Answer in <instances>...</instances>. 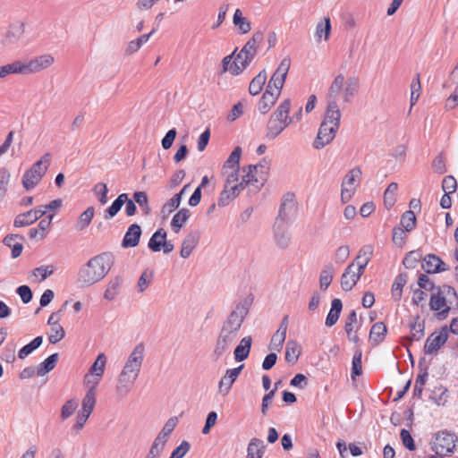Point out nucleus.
<instances>
[{
    "instance_id": "nucleus-33",
    "label": "nucleus",
    "mask_w": 458,
    "mask_h": 458,
    "mask_svg": "<svg viewBox=\"0 0 458 458\" xmlns=\"http://www.w3.org/2000/svg\"><path fill=\"white\" fill-rule=\"evenodd\" d=\"M191 216V212L188 208H182L177 213L174 214L171 226L174 233H178L184 224L188 221Z\"/></svg>"
},
{
    "instance_id": "nucleus-56",
    "label": "nucleus",
    "mask_w": 458,
    "mask_h": 458,
    "mask_svg": "<svg viewBox=\"0 0 458 458\" xmlns=\"http://www.w3.org/2000/svg\"><path fill=\"white\" fill-rule=\"evenodd\" d=\"M286 334H283L281 331H277L273 335L270 344L269 349L280 352L283 348V344L285 341Z\"/></svg>"
},
{
    "instance_id": "nucleus-52",
    "label": "nucleus",
    "mask_w": 458,
    "mask_h": 458,
    "mask_svg": "<svg viewBox=\"0 0 458 458\" xmlns=\"http://www.w3.org/2000/svg\"><path fill=\"white\" fill-rule=\"evenodd\" d=\"M35 222L36 219H34L32 211L29 210L25 213L18 215L14 219L13 225L15 227H23L32 225Z\"/></svg>"
},
{
    "instance_id": "nucleus-48",
    "label": "nucleus",
    "mask_w": 458,
    "mask_h": 458,
    "mask_svg": "<svg viewBox=\"0 0 458 458\" xmlns=\"http://www.w3.org/2000/svg\"><path fill=\"white\" fill-rule=\"evenodd\" d=\"M324 21H325V23L319 22V23L317 24V27H316L315 37H316L318 41L321 40L323 35H324V39L325 40H327L328 38H329V34H330V31H331L330 18L325 17Z\"/></svg>"
},
{
    "instance_id": "nucleus-54",
    "label": "nucleus",
    "mask_w": 458,
    "mask_h": 458,
    "mask_svg": "<svg viewBox=\"0 0 458 458\" xmlns=\"http://www.w3.org/2000/svg\"><path fill=\"white\" fill-rule=\"evenodd\" d=\"M96 394L91 393H86L81 402V411L91 414L96 405Z\"/></svg>"
},
{
    "instance_id": "nucleus-27",
    "label": "nucleus",
    "mask_w": 458,
    "mask_h": 458,
    "mask_svg": "<svg viewBox=\"0 0 458 458\" xmlns=\"http://www.w3.org/2000/svg\"><path fill=\"white\" fill-rule=\"evenodd\" d=\"M265 448L266 445L261 439L257 437L251 438L247 447L246 458H262Z\"/></svg>"
},
{
    "instance_id": "nucleus-38",
    "label": "nucleus",
    "mask_w": 458,
    "mask_h": 458,
    "mask_svg": "<svg viewBox=\"0 0 458 458\" xmlns=\"http://www.w3.org/2000/svg\"><path fill=\"white\" fill-rule=\"evenodd\" d=\"M166 232L163 228L157 229L150 237L148 247L154 252L161 250L162 242L166 239Z\"/></svg>"
},
{
    "instance_id": "nucleus-39",
    "label": "nucleus",
    "mask_w": 458,
    "mask_h": 458,
    "mask_svg": "<svg viewBox=\"0 0 458 458\" xmlns=\"http://www.w3.org/2000/svg\"><path fill=\"white\" fill-rule=\"evenodd\" d=\"M301 354L298 343L295 340H289L285 348V360L288 363L294 364Z\"/></svg>"
},
{
    "instance_id": "nucleus-62",
    "label": "nucleus",
    "mask_w": 458,
    "mask_h": 458,
    "mask_svg": "<svg viewBox=\"0 0 458 458\" xmlns=\"http://www.w3.org/2000/svg\"><path fill=\"white\" fill-rule=\"evenodd\" d=\"M420 89V74H416V77L412 80L411 84V106H413L418 100Z\"/></svg>"
},
{
    "instance_id": "nucleus-32",
    "label": "nucleus",
    "mask_w": 458,
    "mask_h": 458,
    "mask_svg": "<svg viewBox=\"0 0 458 458\" xmlns=\"http://www.w3.org/2000/svg\"><path fill=\"white\" fill-rule=\"evenodd\" d=\"M344 76L340 73L336 75L330 85L327 92V100L337 102L338 96L344 89Z\"/></svg>"
},
{
    "instance_id": "nucleus-23",
    "label": "nucleus",
    "mask_w": 458,
    "mask_h": 458,
    "mask_svg": "<svg viewBox=\"0 0 458 458\" xmlns=\"http://www.w3.org/2000/svg\"><path fill=\"white\" fill-rule=\"evenodd\" d=\"M291 108V100L289 98L284 99L276 108V110L271 114L270 118L275 119L277 122L287 123L291 124L293 117L289 115Z\"/></svg>"
},
{
    "instance_id": "nucleus-13",
    "label": "nucleus",
    "mask_w": 458,
    "mask_h": 458,
    "mask_svg": "<svg viewBox=\"0 0 458 458\" xmlns=\"http://www.w3.org/2000/svg\"><path fill=\"white\" fill-rule=\"evenodd\" d=\"M421 267L427 274H437L449 269V267L435 254L426 255L422 260Z\"/></svg>"
},
{
    "instance_id": "nucleus-11",
    "label": "nucleus",
    "mask_w": 458,
    "mask_h": 458,
    "mask_svg": "<svg viewBox=\"0 0 458 458\" xmlns=\"http://www.w3.org/2000/svg\"><path fill=\"white\" fill-rule=\"evenodd\" d=\"M448 339V327L444 326L438 332L432 333L426 340L424 345L425 354H432L437 352Z\"/></svg>"
},
{
    "instance_id": "nucleus-9",
    "label": "nucleus",
    "mask_w": 458,
    "mask_h": 458,
    "mask_svg": "<svg viewBox=\"0 0 458 458\" xmlns=\"http://www.w3.org/2000/svg\"><path fill=\"white\" fill-rule=\"evenodd\" d=\"M145 347L143 344H138L129 355L122 371L135 375L138 377L144 359Z\"/></svg>"
},
{
    "instance_id": "nucleus-15",
    "label": "nucleus",
    "mask_w": 458,
    "mask_h": 458,
    "mask_svg": "<svg viewBox=\"0 0 458 458\" xmlns=\"http://www.w3.org/2000/svg\"><path fill=\"white\" fill-rule=\"evenodd\" d=\"M136 379L135 375L121 371L115 386L116 394L121 398L126 396L131 392Z\"/></svg>"
},
{
    "instance_id": "nucleus-43",
    "label": "nucleus",
    "mask_w": 458,
    "mask_h": 458,
    "mask_svg": "<svg viewBox=\"0 0 458 458\" xmlns=\"http://www.w3.org/2000/svg\"><path fill=\"white\" fill-rule=\"evenodd\" d=\"M177 421H178V420H177L176 417L170 418L165 422V424L164 425L163 428L161 429V431L159 432V434L157 435V437L155 439L157 440L158 442H161V443L165 445V443L167 441V438H168V436L174 429V428H175V426L177 424Z\"/></svg>"
},
{
    "instance_id": "nucleus-24",
    "label": "nucleus",
    "mask_w": 458,
    "mask_h": 458,
    "mask_svg": "<svg viewBox=\"0 0 458 458\" xmlns=\"http://www.w3.org/2000/svg\"><path fill=\"white\" fill-rule=\"evenodd\" d=\"M251 336H245L241 339L239 344L235 347L233 352L234 360L236 361H243L249 357L251 349Z\"/></svg>"
},
{
    "instance_id": "nucleus-49",
    "label": "nucleus",
    "mask_w": 458,
    "mask_h": 458,
    "mask_svg": "<svg viewBox=\"0 0 458 458\" xmlns=\"http://www.w3.org/2000/svg\"><path fill=\"white\" fill-rule=\"evenodd\" d=\"M361 358H362L361 351L357 350L354 352V355L352 357V361L351 377L352 379H354L356 377L361 375V373H362Z\"/></svg>"
},
{
    "instance_id": "nucleus-55",
    "label": "nucleus",
    "mask_w": 458,
    "mask_h": 458,
    "mask_svg": "<svg viewBox=\"0 0 458 458\" xmlns=\"http://www.w3.org/2000/svg\"><path fill=\"white\" fill-rule=\"evenodd\" d=\"M411 335L408 337L410 344L413 341H420L424 336V324L423 323H410Z\"/></svg>"
},
{
    "instance_id": "nucleus-26",
    "label": "nucleus",
    "mask_w": 458,
    "mask_h": 458,
    "mask_svg": "<svg viewBox=\"0 0 458 458\" xmlns=\"http://www.w3.org/2000/svg\"><path fill=\"white\" fill-rule=\"evenodd\" d=\"M342 310V301L337 298L334 299L331 301V308L326 318L325 325L328 327H333L338 321Z\"/></svg>"
},
{
    "instance_id": "nucleus-10",
    "label": "nucleus",
    "mask_w": 458,
    "mask_h": 458,
    "mask_svg": "<svg viewBox=\"0 0 458 458\" xmlns=\"http://www.w3.org/2000/svg\"><path fill=\"white\" fill-rule=\"evenodd\" d=\"M361 169L354 167L344 176L342 182L341 199L343 203L348 202L355 192L356 181L361 176Z\"/></svg>"
},
{
    "instance_id": "nucleus-63",
    "label": "nucleus",
    "mask_w": 458,
    "mask_h": 458,
    "mask_svg": "<svg viewBox=\"0 0 458 458\" xmlns=\"http://www.w3.org/2000/svg\"><path fill=\"white\" fill-rule=\"evenodd\" d=\"M457 189V182L455 178L452 175H447L443 179L442 182V190L445 193H453Z\"/></svg>"
},
{
    "instance_id": "nucleus-28",
    "label": "nucleus",
    "mask_w": 458,
    "mask_h": 458,
    "mask_svg": "<svg viewBox=\"0 0 458 458\" xmlns=\"http://www.w3.org/2000/svg\"><path fill=\"white\" fill-rule=\"evenodd\" d=\"M408 280L406 273H400L395 278L392 285L391 295L394 301H399L402 299L403 289Z\"/></svg>"
},
{
    "instance_id": "nucleus-7",
    "label": "nucleus",
    "mask_w": 458,
    "mask_h": 458,
    "mask_svg": "<svg viewBox=\"0 0 458 458\" xmlns=\"http://www.w3.org/2000/svg\"><path fill=\"white\" fill-rule=\"evenodd\" d=\"M446 294L447 296H454L456 298V292L454 287L449 285H444L443 289L437 288L435 292L432 293L430 297V309L436 311H440V315H445L449 312L450 307H446V298L444 296Z\"/></svg>"
},
{
    "instance_id": "nucleus-61",
    "label": "nucleus",
    "mask_w": 458,
    "mask_h": 458,
    "mask_svg": "<svg viewBox=\"0 0 458 458\" xmlns=\"http://www.w3.org/2000/svg\"><path fill=\"white\" fill-rule=\"evenodd\" d=\"M102 377L86 374L84 377V385L88 388L87 393L97 394L96 388L100 382Z\"/></svg>"
},
{
    "instance_id": "nucleus-35",
    "label": "nucleus",
    "mask_w": 458,
    "mask_h": 458,
    "mask_svg": "<svg viewBox=\"0 0 458 458\" xmlns=\"http://www.w3.org/2000/svg\"><path fill=\"white\" fill-rule=\"evenodd\" d=\"M59 359V354L55 352L45 359L37 369V375L43 377L55 369Z\"/></svg>"
},
{
    "instance_id": "nucleus-14",
    "label": "nucleus",
    "mask_w": 458,
    "mask_h": 458,
    "mask_svg": "<svg viewBox=\"0 0 458 458\" xmlns=\"http://www.w3.org/2000/svg\"><path fill=\"white\" fill-rule=\"evenodd\" d=\"M243 368L244 364H241L236 368L229 369L225 371V376L218 383V390L222 395L225 396L229 394L233 384L235 382Z\"/></svg>"
},
{
    "instance_id": "nucleus-2",
    "label": "nucleus",
    "mask_w": 458,
    "mask_h": 458,
    "mask_svg": "<svg viewBox=\"0 0 458 458\" xmlns=\"http://www.w3.org/2000/svg\"><path fill=\"white\" fill-rule=\"evenodd\" d=\"M114 257L111 253L103 252L91 258L84 264L78 273V283L81 287H89L101 281L111 270Z\"/></svg>"
},
{
    "instance_id": "nucleus-19",
    "label": "nucleus",
    "mask_w": 458,
    "mask_h": 458,
    "mask_svg": "<svg viewBox=\"0 0 458 458\" xmlns=\"http://www.w3.org/2000/svg\"><path fill=\"white\" fill-rule=\"evenodd\" d=\"M142 231L141 227L138 224L131 225L122 241L123 248H134L136 247L141 236Z\"/></svg>"
},
{
    "instance_id": "nucleus-21",
    "label": "nucleus",
    "mask_w": 458,
    "mask_h": 458,
    "mask_svg": "<svg viewBox=\"0 0 458 458\" xmlns=\"http://www.w3.org/2000/svg\"><path fill=\"white\" fill-rule=\"evenodd\" d=\"M340 121H341V111L338 106L337 102L335 100L328 101L327 100V106L325 113V116L323 119V122H326L327 123L332 124V126H336V129H339L340 126Z\"/></svg>"
},
{
    "instance_id": "nucleus-3",
    "label": "nucleus",
    "mask_w": 458,
    "mask_h": 458,
    "mask_svg": "<svg viewBox=\"0 0 458 458\" xmlns=\"http://www.w3.org/2000/svg\"><path fill=\"white\" fill-rule=\"evenodd\" d=\"M290 66V57H284L271 76L267 85L266 90L263 93L258 105V109L260 114H267L276 102L285 82Z\"/></svg>"
},
{
    "instance_id": "nucleus-1",
    "label": "nucleus",
    "mask_w": 458,
    "mask_h": 458,
    "mask_svg": "<svg viewBox=\"0 0 458 458\" xmlns=\"http://www.w3.org/2000/svg\"><path fill=\"white\" fill-rule=\"evenodd\" d=\"M252 301L253 298L251 296L246 297L235 305L234 309L223 321L213 351L215 360L220 359L238 339L239 332L245 318L249 314Z\"/></svg>"
},
{
    "instance_id": "nucleus-50",
    "label": "nucleus",
    "mask_w": 458,
    "mask_h": 458,
    "mask_svg": "<svg viewBox=\"0 0 458 458\" xmlns=\"http://www.w3.org/2000/svg\"><path fill=\"white\" fill-rule=\"evenodd\" d=\"M416 225V216L413 211H405L401 217V225L406 232H411Z\"/></svg>"
},
{
    "instance_id": "nucleus-17",
    "label": "nucleus",
    "mask_w": 458,
    "mask_h": 458,
    "mask_svg": "<svg viewBox=\"0 0 458 458\" xmlns=\"http://www.w3.org/2000/svg\"><path fill=\"white\" fill-rule=\"evenodd\" d=\"M54 63V57L51 55H42L34 59L24 63L27 74L38 72L49 67Z\"/></svg>"
},
{
    "instance_id": "nucleus-31",
    "label": "nucleus",
    "mask_w": 458,
    "mask_h": 458,
    "mask_svg": "<svg viewBox=\"0 0 458 458\" xmlns=\"http://www.w3.org/2000/svg\"><path fill=\"white\" fill-rule=\"evenodd\" d=\"M287 123L277 122L275 119L269 118L267 128H266V137L268 140L276 139L283 131L288 126Z\"/></svg>"
},
{
    "instance_id": "nucleus-42",
    "label": "nucleus",
    "mask_w": 458,
    "mask_h": 458,
    "mask_svg": "<svg viewBox=\"0 0 458 458\" xmlns=\"http://www.w3.org/2000/svg\"><path fill=\"white\" fill-rule=\"evenodd\" d=\"M106 363V357L105 353H99L96 359V360L93 362V364L90 366L88 374L98 376V377H103L105 372V367Z\"/></svg>"
},
{
    "instance_id": "nucleus-20",
    "label": "nucleus",
    "mask_w": 458,
    "mask_h": 458,
    "mask_svg": "<svg viewBox=\"0 0 458 458\" xmlns=\"http://www.w3.org/2000/svg\"><path fill=\"white\" fill-rule=\"evenodd\" d=\"M200 234L198 231L190 232L182 241L180 255L183 259L191 256L199 243Z\"/></svg>"
},
{
    "instance_id": "nucleus-59",
    "label": "nucleus",
    "mask_w": 458,
    "mask_h": 458,
    "mask_svg": "<svg viewBox=\"0 0 458 458\" xmlns=\"http://www.w3.org/2000/svg\"><path fill=\"white\" fill-rule=\"evenodd\" d=\"M418 368L420 369V374L418 375L415 383L417 385L424 386L428 377V369L426 365L425 358L422 357L420 359Z\"/></svg>"
},
{
    "instance_id": "nucleus-60",
    "label": "nucleus",
    "mask_w": 458,
    "mask_h": 458,
    "mask_svg": "<svg viewBox=\"0 0 458 458\" xmlns=\"http://www.w3.org/2000/svg\"><path fill=\"white\" fill-rule=\"evenodd\" d=\"M93 192L95 195H97L98 201L105 205L107 202V187L106 184L104 182H98L97 183L93 188Z\"/></svg>"
},
{
    "instance_id": "nucleus-37",
    "label": "nucleus",
    "mask_w": 458,
    "mask_h": 458,
    "mask_svg": "<svg viewBox=\"0 0 458 458\" xmlns=\"http://www.w3.org/2000/svg\"><path fill=\"white\" fill-rule=\"evenodd\" d=\"M127 200V193L120 194L105 212V219L114 217Z\"/></svg>"
},
{
    "instance_id": "nucleus-6",
    "label": "nucleus",
    "mask_w": 458,
    "mask_h": 458,
    "mask_svg": "<svg viewBox=\"0 0 458 458\" xmlns=\"http://www.w3.org/2000/svg\"><path fill=\"white\" fill-rule=\"evenodd\" d=\"M297 202L293 192L285 193L281 200L276 222L291 225L297 215Z\"/></svg>"
},
{
    "instance_id": "nucleus-29",
    "label": "nucleus",
    "mask_w": 458,
    "mask_h": 458,
    "mask_svg": "<svg viewBox=\"0 0 458 458\" xmlns=\"http://www.w3.org/2000/svg\"><path fill=\"white\" fill-rule=\"evenodd\" d=\"M190 188V184H186L182 187V189L174 195L166 203H165L162 207L163 214H171L174 210L180 207L182 199L185 191Z\"/></svg>"
},
{
    "instance_id": "nucleus-22",
    "label": "nucleus",
    "mask_w": 458,
    "mask_h": 458,
    "mask_svg": "<svg viewBox=\"0 0 458 458\" xmlns=\"http://www.w3.org/2000/svg\"><path fill=\"white\" fill-rule=\"evenodd\" d=\"M359 280V275L355 274L354 262H352L347 266L341 276V287L344 291L349 292L353 288Z\"/></svg>"
},
{
    "instance_id": "nucleus-30",
    "label": "nucleus",
    "mask_w": 458,
    "mask_h": 458,
    "mask_svg": "<svg viewBox=\"0 0 458 458\" xmlns=\"http://www.w3.org/2000/svg\"><path fill=\"white\" fill-rule=\"evenodd\" d=\"M233 23L239 34H247L251 30V22L242 16V13L240 9L235 10Z\"/></svg>"
},
{
    "instance_id": "nucleus-47",
    "label": "nucleus",
    "mask_w": 458,
    "mask_h": 458,
    "mask_svg": "<svg viewBox=\"0 0 458 458\" xmlns=\"http://www.w3.org/2000/svg\"><path fill=\"white\" fill-rule=\"evenodd\" d=\"M43 343L42 336L35 337L30 343L24 345L18 352V357L21 360L25 359L31 352H33L36 349H38Z\"/></svg>"
},
{
    "instance_id": "nucleus-8",
    "label": "nucleus",
    "mask_w": 458,
    "mask_h": 458,
    "mask_svg": "<svg viewBox=\"0 0 458 458\" xmlns=\"http://www.w3.org/2000/svg\"><path fill=\"white\" fill-rule=\"evenodd\" d=\"M457 437L447 431H441L436 435L432 449L437 454L454 453L456 446Z\"/></svg>"
},
{
    "instance_id": "nucleus-57",
    "label": "nucleus",
    "mask_w": 458,
    "mask_h": 458,
    "mask_svg": "<svg viewBox=\"0 0 458 458\" xmlns=\"http://www.w3.org/2000/svg\"><path fill=\"white\" fill-rule=\"evenodd\" d=\"M65 331L61 325H55L51 327L50 334L48 335V341L50 344H55L64 339Z\"/></svg>"
},
{
    "instance_id": "nucleus-51",
    "label": "nucleus",
    "mask_w": 458,
    "mask_h": 458,
    "mask_svg": "<svg viewBox=\"0 0 458 458\" xmlns=\"http://www.w3.org/2000/svg\"><path fill=\"white\" fill-rule=\"evenodd\" d=\"M332 280H333V267L331 266H326L322 269V271L320 273V276H319L320 288L322 290H327L329 287V285L331 284Z\"/></svg>"
},
{
    "instance_id": "nucleus-12",
    "label": "nucleus",
    "mask_w": 458,
    "mask_h": 458,
    "mask_svg": "<svg viewBox=\"0 0 458 458\" xmlns=\"http://www.w3.org/2000/svg\"><path fill=\"white\" fill-rule=\"evenodd\" d=\"M337 131L336 126L334 127L332 124L322 121L317 138L313 142V147L317 149L323 148L335 139Z\"/></svg>"
},
{
    "instance_id": "nucleus-64",
    "label": "nucleus",
    "mask_w": 458,
    "mask_h": 458,
    "mask_svg": "<svg viewBox=\"0 0 458 458\" xmlns=\"http://www.w3.org/2000/svg\"><path fill=\"white\" fill-rule=\"evenodd\" d=\"M190 444L183 440L171 454L169 458H182L190 450Z\"/></svg>"
},
{
    "instance_id": "nucleus-4",
    "label": "nucleus",
    "mask_w": 458,
    "mask_h": 458,
    "mask_svg": "<svg viewBox=\"0 0 458 458\" xmlns=\"http://www.w3.org/2000/svg\"><path fill=\"white\" fill-rule=\"evenodd\" d=\"M50 163L51 154L46 153L24 173L22 176V185L27 191L32 190L41 181Z\"/></svg>"
},
{
    "instance_id": "nucleus-44",
    "label": "nucleus",
    "mask_w": 458,
    "mask_h": 458,
    "mask_svg": "<svg viewBox=\"0 0 458 458\" xmlns=\"http://www.w3.org/2000/svg\"><path fill=\"white\" fill-rule=\"evenodd\" d=\"M386 331V327L383 322H377L371 327L369 338L374 343L379 344L383 341Z\"/></svg>"
},
{
    "instance_id": "nucleus-45",
    "label": "nucleus",
    "mask_w": 458,
    "mask_h": 458,
    "mask_svg": "<svg viewBox=\"0 0 458 458\" xmlns=\"http://www.w3.org/2000/svg\"><path fill=\"white\" fill-rule=\"evenodd\" d=\"M133 200L137 203L144 216L149 215L151 208L148 205V198L144 191H135L133 193Z\"/></svg>"
},
{
    "instance_id": "nucleus-34",
    "label": "nucleus",
    "mask_w": 458,
    "mask_h": 458,
    "mask_svg": "<svg viewBox=\"0 0 458 458\" xmlns=\"http://www.w3.org/2000/svg\"><path fill=\"white\" fill-rule=\"evenodd\" d=\"M267 79V75L266 70L260 71L259 74L251 80L249 86V92L253 96L259 94L266 84Z\"/></svg>"
},
{
    "instance_id": "nucleus-53",
    "label": "nucleus",
    "mask_w": 458,
    "mask_h": 458,
    "mask_svg": "<svg viewBox=\"0 0 458 458\" xmlns=\"http://www.w3.org/2000/svg\"><path fill=\"white\" fill-rule=\"evenodd\" d=\"M78 408V402L76 399H70L66 401L61 408V419L63 420L71 417Z\"/></svg>"
},
{
    "instance_id": "nucleus-41",
    "label": "nucleus",
    "mask_w": 458,
    "mask_h": 458,
    "mask_svg": "<svg viewBox=\"0 0 458 458\" xmlns=\"http://www.w3.org/2000/svg\"><path fill=\"white\" fill-rule=\"evenodd\" d=\"M359 90V81L356 77H349L345 81L344 89V101L350 102V98L357 94Z\"/></svg>"
},
{
    "instance_id": "nucleus-5",
    "label": "nucleus",
    "mask_w": 458,
    "mask_h": 458,
    "mask_svg": "<svg viewBox=\"0 0 458 458\" xmlns=\"http://www.w3.org/2000/svg\"><path fill=\"white\" fill-rule=\"evenodd\" d=\"M264 35L262 31L255 32L252 37L246 42L242 50V55H244V59L242 61V65L233 64L231 67L233 75L241 74L247 66L251 63L257 54V46L263 40Z\"/></svg>"
},
{
    "instance_id": "nucleus-36",
    "label": "nucleus",
    "mask_w": 458,
    "mask_h": 458,
    "mask_svg": "<svg viewBox=\"0 0 458 458\" xmlns=\"http://www.w3.org/2000/svg\"><path fill=\"white\" fill-rule=\"evenodd\" d=\"M122 284L123 278L119 276L111 279L104 293V298L107 301L114 300L119 294Z\"/></svg>"
},
{
    "instance_id": "nucleus-16",
    "label": "nucleus",
    "mask_w": 458,
    "mask_h": 458,
    "mask_svg": "<svg viewBox=\"0 0 458 458\" xmlns=\"http://www.w3.org/2000/svg\"><path fill=\"white\" fill-rule=\"evenodd\" d=\"M265 177L259 174L258 171V165H250L248 166V172L242 176V182L246 186H252L254 191L260 190L265 182Z\"/></svg>"
},
{
    "instance_id": "nucleus-18",
    "label": "nucleus",
    "mask_w": 458,
    "mask_h": 458,
    "mask_svg": "<svg viewBox=\"0 0 458 458\" xmlns=\"http://www.w3.org/2000/svg\"><path fill=\"white\" fill-rule=\"evenodd\" d=\"M288 225L287 224L275 222L273 226L275 242L281 249H286L291 242V235L287 231Z\"/></svg>"
},
{
    "instance_id": "nucleus-58",
    "label": "nucleus",
    "mask_w": 458,
    "mask_h": 458,
    "mask_svg": "<svg viewBox=\"0 0 458 458\" xmlns=\"http://www.w3.org/2000/svg\"><path fill=\"white\" fill-rule=\"evenodd\" d=\"M398 189V184L396 182H391L386 191H385V194H384V199H385V204L386 206L390 208L393 207V205L394 204V201H395V199L394 197L395 191H397Z\"/></svg>"
},
{
    "instance_id": "nucleus-25",
    "label": "nucleus",
    "mask_w": 458,
    "mask_h": 458,
    "mask_svg": "<svg viewBox=\"0 0 458 458\" xmlns=\"http://www.w3.org/2000/svg\"><path fill=\"white\" fill-rule=\"evenodd\" d=\"M10 74H27L25 64L21 61H14L11 64L0 66V79Z\"/></svg>"
},
{
    "instance_id": "nucleus-46",
    "label": "nucleus",
    "mask_w": 458,
    "mask_h": 458,
    "mask_svg": "<svg viewBox=\"0 0 458 458\" xmlns=\"http://www.w3.org/2000/svg\"><path fill=\"white\" fill-rule=\"evenodd\" d=\"M242 148L240 147L234 148L228 158L224 164L223 170L226 173L227 169H239V161L241 158Z\"/></svg>"
},
{
    "instance_id": "nucleus-40",
    "label": "nucleus",
    "mask_w": 458,
    "mask_h": 458,
    "mask_svg": "<svg viewBox=\"0 0 458 458\" xmlns=\"http://www.w3.org/2000/svg\"><path fill=\"white\" fill-rule=\"evenodd\" d=\"M95 214V209L93 207H89L85 211H83L75 225V228L77 231H83L86 229L91 223Z\"/></svg>"
}]
</instances>
